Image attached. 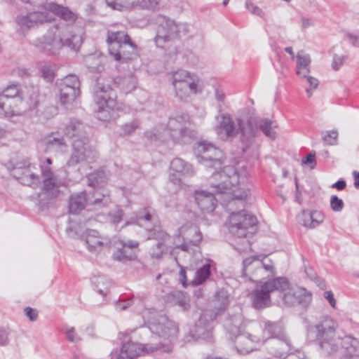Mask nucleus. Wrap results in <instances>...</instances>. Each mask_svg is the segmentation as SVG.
<instances>
[{
	"mask_svg": "<svg viewBox=\"0 0 359 359\" xmlns=\"http://www.w3.org/2000/svg\"><path fill=\"white\" fill-rule=\"evenodd\" d=\"M194 153L199 163L208 169L215 170L211 175L210 185L215 188L216 194L227 195L226 201L231 204L236 199H245L249 189L245 184L246 175L238 173L233 166H224L223 152L212 144L206 141L197 142L194 146Z\"/></svg>",
	"mask_w": 359,
	"mask_h": 359,
	"instance_id": "1",
	"label": "nucleus"
},
{
	"mask_svg": "<svg viewBox=\"0 0 359 359\" xmlns=\"http://www.w3.org/2000/svg\"><path fill=\"white\" fill-rule=\"evenodd\" d=\"M338 322L323 316L306 327V339L325 356L338 355V359H359V339L351 334L337 336Z\"/></svg>",
	"mask_w": 359,
	"mask_h": 359,
	"instance_id": "2",
	"label": "nucleus"
},
{
	"mask_svg": "<svg viewBox=\"0 0 359 359\" xmlns=\"http://www.w3.org/2000/svg\"><path fill=\"white\" fill-rule=\"evenodd\" d=\"M215 130L218 137L225 142L232 141L240 133V141L243 152L254 147L255 136L257 135V127L252 121H243L241 118L235 120L226 113H219L216 116Z\"/></svg>",
	"mask_w": 359,
	"mask_h": 359,
	"instance_id": "3",
	"label": "nucleus"
},
{
	"mask_svg": "<svg viewBox=\"0 0 359 359\" xmlns=\"http://www.w3.org/2000/svg\"><path fill=\"white\" fill-rule=\"evenodd\" d=\"M81 43V36L74 32L72 27L60 23L51 25L34 45L41 51L56 55L65 47L76 50Z\"/></svg>",
	"mask_w": 359,
	"mask_h": 359,
	"instance_id": "4",
	"label": "nucleus"
},
{
	"mask_svg": "<svg viewBox=\"0 0 359 359\" xmlns=\"http://www.w3.org/2000/svg\"><path fill=\"white\" fill-rule=\"evenodd\" d=\"M190 126L188 115L177 116L169 118L166 128L149 130L144 133V137L149 143L157 145L169 140L175 143L187 144L196 135V132L191 129Z\"/></svg>",
	"mask_w": 359,
	"mask_h": 359,
	"instance_id": "5",
	"label": "nucleus"
},
{
	"mask_svg": "<svg viewBox=\"0 0 359 359\" xmlns=\"http://www.w3.org/2000/svg\"><path fill=\"white\" fill-rule=\"evenodd\" d=\"M213 309L205 311L200 316L194 330L198 339L210 341L212 338V323L222 314L230 304L229 292L220 289L215 293L212 299Z\"/></svg>",
	"mask_w": 359,
	"mask_h": 359,
	"instance_id": "6",
	"label": "nucleus"
},
{
	"mask_svg": "<svg viewBox=\"0 0 359 359\" xmlns=\"http://www.w3.org/2000/svg\"><path fill=\"white\" fill-rule=\"evenodd\" d=\"M170 81L173 86L175 96L180 100H187L201 90L198 76L184 69L172 72Z\"/></svg>",
	"mask_w": 359,
	"mask_h": 359,
	"instance_id": "7",
	"label": "nucleus"
},
{
	"mask_svg": "<svg viewBox=\"0 0 359 359\" xmlns=\"http://www.w3.org/2000/svg\"><path fill=\"white\" fill-rule=\"evenodd\" d=\"M244 276H253L255 278H273L276 273L273 262L267 255L251 256L243 262Z\"/></svg>",
	"mask_w": 359,
	"mask_h": 359,
	"instance_id": "8",
	"label": "nucleus"
},
{
	"mask_svg": "<svg viewBox=\"0 0 359 359\" xmlns=\"http://www.w3.org/2000/svg\"><path fill=\"white\" fill-rule=\"evenodd\" d=\"M60 100L61 104L68 110L75 108L77 98L80 96V81L77 76L69 74L58 83Z\"/></svg>",
	"mask_w": 359,
	"mask_h": 359,
	"instance_id": "9",
	"label": "nucleus"
},
{
	"mask_svg": "<svg viewBox=\"0 0 359 359\" xmlns=\"http://www.w3.org/2000/svg\"><path fill=\"white\" fill-rule=\"evenodd\" d=\"M157 350L168 353L171 351V347L169 344L162 345L161 343L154 345L151 344H136L130 341L124 344L119 351H112L111 359H133L141 353H149Z\"/></svg>",
	"mask_w": 359,
	"mask_h": 359,
	"instance_id": "10",
	"label": "nucleus"
},
{
	"mask_svg": "<svg viewBox=\"0 0 359 359\" xmlns=\"http://www.w3.org/2000/svg\"><path fill=\"white\" fill-rule=\"evenodd\" d=\"M72 152L67 162L68 166L79 163H91L98 157L97 151L90 144L89 139L72 142Z\"/></svg>",
	"mask_w": 359,
	"mask_h": 359,
	"instance_id": "11",
	"label": "nucleus"
},
{
	"mask_svg": "<svg viewBox=\"0 0 359 359\" xmlns=\"http://www.w3.org/2000/svg\"><path fill=\"white\" fill-rule=\"evenodd\" d=\"M257 218L245 210L231 212L229 219V229L231 233L238 238L246 237L248 229L256 225Z\"/></svg>",
	"mask_w": 359,
	"mask_h": 359,
	"instance_id": "12",
	"label": "nucleus"
},
{
	"mask_svg": "<svg viewBox=\"0 0 359 359\" xmlns=\"http://www.w3.org/2000/svg\"><path fill=\"white\" fill-rule=\"evenodd\" d=\"M7 169L13 177L24 185L32 186L40 182L39 175L32 171V167L27 161L16 163L10 162Z\"/></svg>",
	"mask_w": 359,
	"mask_h": 359,
	"instance_id": "13",
	"label": "nucleus"
},
{
	"mask_svg": "<svg viewBox=\"0 0 359 359\" xmlns=\"http://www.w3.org/2000/svg\"><path fill=\"white\" fill-rule=\"evenodd\" d=\"M155 22L158 25L155 42L158 47L163 48L165 43L175 39L176 21L165 15H158L155 18Z\"/></svg>",
	"mask_w": 359,
	"mask_h": 359,
	"instance_id": "14",
	"label": "nucleus"
},
{
	"mask_svg": "<svg viewBox=\"0 0 359 359\" xmlns=\"http://www.w3.org/2000/svg\"><path fill=\"white\" fill-rule=\"evenodd\" d=\"M102 175V172H97L88 176V185L95 188L93 193L88 194L90 205L105 206L110 202L108 191L98 188L99 185L104 182Z\"/></svg>",
	"mask_w": 359,
	"mask_h": 359,
	"instance_id": "15",
	"label": "nucleus"
},
{
	"mask_svg": "<svg viewBox=\"0 0 359 359\" xmlns=\"http://www.w3.org/2000/svg\"><path fill=\"white\" fill-rule=\"evenodd\" d=\"M149 328L152 333L169 340L170 342L176 338L178 332L177 325L165 316H161L156 320L151 323ZM159 344L160 342L158 344ZM161 344L164 345L162 342ZM166 344H169L172 348L170 343L165 344V345Z\"/></svg>",
	"mask_w": 359,
	"mask_h": 359,
	"instance_id": "16",
	"label": "nucleus"
},
{
	"mask_svg": "<svg viewBox=\"0 0 359 359\" xmlns=\"http://www.w3.org/2000/svg\"><path fill=\"white\" fill-rule=\"evenodd\" d=\"M283 304L287 306H295L302 305L306 307L311 302V293L303 287H292L289 285V289L284 291L280 295Z\"/></svg>",
	"mask_w": 359,
	"mask_h": 359,
	"instance_id": "17",
	"label": "nucleus"
},
{
	"mask_svg": "<svg viewBox=\"0 0 359 359\" xmlns=\"http://www.w3.org/2000/svg\"><path fill=\"white\" fill-rule=\"evenodd\" d=\"M39 165L43 177V192L49 198H55L60 193V187L65 184L57 178L46 163H40Z\"/></svg>",
	"mask_w": 359,
	"mask_h": 359,
	"instance_id": "18",
	"label": "nucleus"
},
{
	"mask_svg": "<svg viewBox=\"0 0 359 359\" xmlns=\"http://www.w3.org/2000/svg\"><path fill=\"white\" fill-rule=\"evenodd\" d=\"M148 239H154L157 243L150 249V255L153 258L160 259L168 251L169 235L159 226H155L154 229H147Z\"/></svg>",
	"mask_w": 359,
	"mask_h": 359,
	"instance_id": "19",
	"label": "nucleus"
},
{
	"mask_svg": "<svg viewBox=\"0 0 359 359\" xmlns=\"http://www.w3.org/2000/svg\"><path fill=\"white\" fill-rule=\"evenodd\" d=\"M179 238L182 237L183 243L177 245L178 248L189 252L191 246H197L202 240V235L198 227L193 224L187 223L179 229Z\"/></svg>",
	"mask_w": 359,
	"mask_h": 359,
	"instance_id": "20",
	"label": "nucleus"
},
{
	"mask_svg": "<svg viewBox=\"0 0 359 359\" xmlns=\"http://www.w3.org/2000/svg\"><path fill=\"white\" fill-rule=\"evenodd\" d=\"M263 332L268 338L276 339L281 344V351L292 349L291 340L285 334L283 325L280 322L265 321Z\"/></svg>",
	"mask_w": 359,
	"mask_h": 359,
	"instance_id": "21",
	"label": "nucleus"
},
{
	"mask_svg": "<svg viewBox=\"0 0 359 359\" xmlns=\"http://www.w3.org/2000/svg\"><path fill=\"white\" fill-rule=\"evenodd\" d=\"M130 39L128 34L125 31H115L109 29L107 31V43L109 47V53L112 57H119L117 51L120 48H130L133 51V48L128 46L127 41Z\"/></svg>",
	"mask_w": 359,
	"mask_h": 359,
	"instance_id": "22",
	"label": "nucleus"
},
{
	"mask_svg": "<svg viewBox=\"0 0 359 359\" xmlns=\"http://www.w3.org/2000/svg\"><path fill=\"white\" fill-rule=\"evenodd\" d=\"M108 93H102L103 97L100 102H95L98 105V111L97 112V118L103 121H108L112 118L111 111L117 109V103L116 100V93L109 95Z\"/></svg>",
	"mask_w": 359,
	"mask_h": 359,
	"instance_id": "23",
	"label": "nucleus"
},
{
	"mask_svg": "<svg viewBox=\"0 0 359 359\" xmlns=\"http://www.w3.org/2000/svg\"><path fill=\"white\" fill-rule=\"evenodd\" d=\"M122 247L118 248L113 254L116 261L126 263L136 259L139 243L133 240L121 241Z\"/></svg>",
	"mask_w": 359,
	"mask_h": 359,
	"instance_id": "24",
	"label": "nucleus"
},
{
	"mask_svg": "<svg viewBox=\"0 0 359 359\" xmlns=\"http://www.w3.org/2000/svg\"><path fill=\"white\" fill-rule=\"evenodd\" d=\"M223 325L227 332L232 337L238 335L240 332L244 330L245 327V321L241 313V309L240 306L236 307V313L233 314H229L224 322Z\"/></svg>",
	"mask_w": 359,
	"mask_h": 359,
	"instance_id": "25",
	"label": "nucleus"
},
{
	"mask_svg": "<svg viewBox=\"0 0 359 359\" xmlns=\"http://www.w3.org/2000/svg\"><path fill=\"white\" fill-rule=\"evenodd\" d=\"M64 134L71 142L89 139L86 126L76 118L70 119L64 129Z\"/></svg>",
	"mask_w": 359,
	"mask_h": 359,
	"instance_id": "26",
	"label": "nucleus"
},
{
	"mask_svg": "<svg viewBox=\"0 0 359 359\" xmlns=\"http://www.w3.org/2000/svg\"><path fill=\"white\" fill-rule=\"evenodd\" d=\"M235 347L242 354L248 353L255 348V345L259 341V338L243 330L238 335H234Z\"/></svg>",
	"mask_w": 359,
	"mask_h": 359,
	"instance_id": "27",
	"label": "nucleus"
},
{
	"mask_svg": "<svg viewBox=\"0 0 359 359\" xmlns=\"http://www.w3.org/2000/svg\"><path fill=\"white\" fill-rule=\"evenodd\" d=\"M85 243L88 250L93 253H97L103 249L104 247H108L110 241L107 237H102L95 230H88L84 236Z\"/></svg>",
	"mask_w": 359,
	"mask_h": 359,
	"instance_id": "28",
	"label": "nucleus"
},
{
	"mask_svg": "<svg viewBox=\"0 0 359 359\" xmlns=\"http://www.w3.org/2000/svg\"><path fill=\"white\" fill-rule=\"evenodd\" d=\"M324 215L318 210H304L297 215L298 222L309 229H315L324 221Z\"/></svg>",
	"mask_w": 359,
	"mask_h": 359,
	"instance_id": "29",
	"label": "nucleus"
},
{
	"mask_svg": "<svg viewBox=\"0 0 359 359\" xmlns=\"http://www.w3.org/2000/svg\"><path fill=\"white\" fill-rule=\"evenodd\" d=\"M42 142L45 147V151L47 153H63L67 148V144L64 137L57 133H52L46 135L42 140Z\"/></svg>",
	"mask_w": 359,
	"mask_h": 359,
	"instance_id": "30",
	"label": "nucleus"
},
{
	"mask_svg": "<svg viewBox=\"0 0 359 359\" xmlns=\"http://www.w3.org/2000/svg\"><path fill=\"white\" fill-rule=\"evenodd\" d=\"M194 198L198 208L205 212H212L216 206V199L214 194L203 190H196Z\"/></svg>",
	"mask_w": 359,
	"mask_h": 359,
	"instance_id": "31",
	"label": "nucleus"
},
{
	"mask_svg": "<svg viewBox=\"0 0 359 359\" xmlns=\"http://www.w3.org/2000/svg\"><path fill=\"white\" fill-rule=\"evenodd\" d=\"M247 121H252L257 127V135L255 136V139L260 135V131H262L267 137L271 140H275L276 138V132L275 128L277 127L276 123L269 119L262 118L259 121H257L255 118H250ZM255 144L254 145V147Z\"/></svg>",
	"mask_w": 359,
	"mask_h": 359,
	"instance_id": "32",
	"label": "nucleus"
},
{
	"mask_svg": "<svg viewBox=\"0 0 359 359\" xmlns=\"http://www.w3.org/2000/svg\"><path fill=\"white\" fill-rule=\"evenodd\" d=\"M89 204V198L85 191L73 194L69 201V210L71 214H78Z\"/></svg>",
	"mask_w": 359,
	"mask_h": 359,
	"instance_id": "33",
	"label": "nucleus"
},
{
	"mask_svg": "<svg viewBox=\"0 0 359 359\" xmlns=\"http://www.w3.org/2000/svg\"><path fill=\"white\" fill-rule=\"evenodd\" d=\"M252 304L255 308L264 309L270 304V292L262 284L259 289L255 290L252 294Z\"/></svg>",
	"mask_w": 359,
	"mask_h": 359,
	"instance_id": "34",
	"label": "nucleus"
},
{
	"mask_svg": "<svg viewBox=\"0 0 359 359\" xmlns=\"http://www.w3.org/2000/svg\"><path fill=\"white\" fill-rule=\"evenodd\" d=\"M290 282L285 277H277L263 283L264 288L271 293L278 292L280 296L283 292L289 289Z\"/></svg>",
	"mask_w": 359,
	"mask_h": 359,
	"instance_id": "35",
	"label": "nucleus"
},
{
	"mask_svg": "<svg viewBox=\"0 0 359 359\" xmlns=\"http://www.w3.org/2000/svg\"><path fill=\"white\" fill-rule=\"evenodd\" d=\"M46 10L65 20L74 21L76 15L67 7L51 2L46 6Z\"/></svg>",
	"mask_w": 359,
	"mask_h": 359,
	"instance_id": "36",
	"label": "nucleus"
},
{
	"mask_svg": "<svg viewBox=\"0 0 359 359\" xmlns=\"http://www.w3.org/2000/svg\"><path fill=\"white\" fill-rule=\"evenodd\" d=\"M126 43L128 45V46H131L133 48V51L128 47L127 48H120V49L117 51L119 53V57H113L116 61H118L121 62H128L129 60H133L137 55V46L135 43H133L131 39L129 41H127Z\"/></svg>",
	"mask_w": 359,
	"mask_h": 359,
	"instance_id": "37",
	"label": "nucleus"
},
{
	"mask_svg": "<svg viewBox=\"0 0 359 359\" xmlns=\"http://www.w3.org/2000/svg\"><path fill=\"white\" fill-rule=\"evenodd\" d=\"M102 93H108L114 94V90L111 88L108 83H106L105 80L99 78L97 79L96 83L93 87V96L95 102H100L103 98L102 97Z\"/></svg>",
	"mask_w": 359,
	"mask_h": 359,
	"instance_id": "38",
	"label": "nucleus"
},
{
	"mask_svg": "<svg viewBox=\"0 0 359 359\" xmlns=\"http://www.w3.org/2000/svg\"><path fill=\"white\" fill-rule=\"evenodd\" d=\"M170 169L183 175H191L194 172L191 165L180 158H175L170 162Z\"/></svg>",
	"mask_w": 359,
	"mask_h": 359,
	"instance_id": "39",
	"label": "nucleus"
},
{
	"mask_svg": "<svg viewBox=\"0 0 359 359\" xmlns=\"http://www.w3.org/2000/svg\"><path fill=\"white\" fill-rule=\"evenodd\" d=\"M211 264L209 263L203 264L195 273L194 278L191 280L190 285H199L203 283L210 275Z\"/></svg>",
	"mask_w": 359,
	"mask_h": 359,
	"instance_id": "40",
	"label": "nucleus"
},
{
	"mask_svg": "<svg viewBox=\"0 0 359 359\" xmlns=\"http://www.w3.org/2000/svg\"><path fill=\"white\" fill-rule=\"evenodd\" d=\"M16 100L8 98L0 94V114L5 116H11L15 114Z\"/></svg>",
	"mask_w": 359,
	"mask_h": 359,
	"instance_id": "41",
	"label": "nucleus"
},
{
	"mask_svg": "<svg viewBox=\"0 0 359 359\" xmlns=\"http://www.w3.org/2000/svg\"><path fill=\"white\" fill-rule=\"evenodd\" d=\"M93 283L95 286V290L103 297H105L108 292L111 285V282L104 276H99L95 277Z\"/></svg>",
	"mask_w": 359,
	"mask_h": 359,
	"instance_id": "42",
	"label": "nucleus"
},
{
	"mask_svg": "<svg viewBox=\"0 0 359 359\" xmlns=\"http://www.w3.org/2000/svg\"><path fill=\"white\" fill-rule=\"evenodd\" d=\"M105 1L111 8L121 11L134 8V0H105Z\"/></svg>",
	"mask_w": 359,
	"mask_h": 359,
	"instance_id": "43",
	"label": "nucleus"
},
{
	"mask_svg": "<svg viewBox=\"0 0 359 359\" xmlns=\"http://www.w3.org/2000/svg\"><path fill=\"white\" fill-rule=\"evenodd\" d=\"M172 301L184 311L187 310L190 307L189 298L182 292H174L172 294Z\"/></svg>",
	"mask_w": 359,
	"mask_h": 359,
	"instance_id": "44",
	"label": "nucleus"
},
{
	"mask_svg": "<svg viewBox=\"0 0 359 359\" xmlns=\"http://www.w3.org/2000/svg\"><path fill=\"white\" fill-rule=\"evenodd\" d=\"M29 21L32 22L33 26L51 20V17L47 12L35 11L28 13Z\"/></svg>",
	"mask_w": 359,
	"mask_h": 359,
	"instance_id": "45",
	"label": "nucleus"
},
{
	"mask_svg": "<svg viewBox=\"0 0 359 359\" xmlns=\"http://www.w3.org/2000/svg\"><path fill=\"white\" fill-rule=\"evenodd\" d=\"M137 81L135 76L133 74L124 77L121 79V86L125 93H128L136 88Z\"/></svg>",
	"mask_w": 359,
	"mask_h": 359,
	"instance_id": "46",
	"label": "nucleus"
},
{
	"mask_svg": "<svg viewBox=\"0 0 359 359\" xmlns=\"http://www.w3.org/2000/svg\"><path fill=\"white\" fill-rule=\"evenodd\" d=\"M176 29H175V39L186 36L190 33L191 26L186 22H176Z\"/></svg>",
	"mask_w": 359,
	"mask_h": 359,
	"instance_id": "47",
	"label": "nucleus"
},
{
	"mask_svg": "<svg viewBox=\"0 0 359 359\" xmlns=\"http://www.w3.org/2000/svg\"><path fill=\"white\" fill-rule=\"evenodd\" d=\"M41 74L47 82H52L55 78V69L51 64H45L41 67Z\"/></svg>",
	"mask_w": 359,
	"mask_h": 359,
	"instance_id": "48",
	"label": "nucleus"
},
{
	"mask_svg": "<svg viewBox=\"0 0 359 359\" xmlns=\"http://www.w3.org/2000/svg\"><path fill=\"white\" fill-rule=\"evenodd\" d=\"M159 4V0H134V8L140 7L147 10H155Z\"/></svg>",
	"mask_w": 359,
	"mask_h": 359,
	"instance_id": "49",
	"label": "nucleus"
},
{
	"mask_svg": "<svg viewBox=\"0 0 359 359\" xmlns=\"http://www.w3.org/2000/svg\"><path fill=\"white\" fill-rule=\"evenodd\" d=\"M139 126L140 122L137 119H133L130 122L126 123L121 126V134L122 135H130L135 131Z\"/></svg>",
	"mask_w": 359,
	"mask_h": 359,
	"instance_id": "50",
	"label": "nucleus"
},
{
	"mask_svg": "<svg viewBox=\"0 0 359 359\" xmlns=\"http://www.w3.org/2000/svg\"><path fill=\"white\" fill-rule=\"evenodd\" d=\"M1 94L8 98L15 100L16 97L20 95V86L18 84L9 85Z\"/></svg>",
	"mask_w": 359,
	"mask_h": 359,
	"instance_id": "51",
	"label": "nucleus"
},
{
	"mask_svg": "<svg viewBox=\"0 0 359 359\" xmlns=\"http://www.w3.org/2000/svg\"><path fill=\"white\" fill-rule=\"evenodd\" d=\"M154 219V215L149 208L144 209L136 215V221L140 225H142V222H151Z\"/></svg>",
	"mask_w": 359,
	"mask_h": 359,
	"instance_id": "52",
	"label": "nucleus"
},
{
	"mask_svg": "<svg viewBox=\"0 0 359 359\" xmlns=\"http://www.w3.org/2000/svg\"><path fill=\"white\" fill-rule=\"evenodd\" d=\"M330 204L332 210L336 212H341L344 207V201L336 195L330 197Z\"/></svg>",
	"mask_w": 359,
	"mask_h": 359,
	"instance_id": "53",
	"label": "nucleus"
},
{
	"mask_svg": "<svg viewBox=\"0 0 359 359\" xmlns=\"http://www.w3.org/2000/svg\"><path fill=\"white\" fill-rule=\"evenodd\" d=\"M66 231L69 236L74 237L80 233L81 231V226L80 224L69 219L68 226L66 228Z\"/></svg>",
	"mask_w": 359,
	"mask_h": 359,
	"instance_id": "54",
	"label": "nucleus"
},
{
	"mask_svg": "<svg viewBox=\"0 0 359 359\" xmlns=\"http://www.w3.org/2000/svg\"><path fill=\"white\" fill-rule=\"evenodd\" d=\"M15 22L22 29H29L34 27L32 22L29 21V16L28 14L17 16Z\"/></svg>",
	"mask_w": 359,
	"mask_h": 359,
	"instance_id": "55",
	"label": "nucleus"
},
{
	"mask_svg": "<svg viewBox=\"0 0 359 359\" xmlns=\"http://www.w3.org/2000/svg\"><path fill=\"white\" fill-rule=\"evenodd\" d=\"M133 303L131 298H119L115 303L116 309L118 311H124L130 307Z\"/></svg>",
	"mask_w": 359,
	"mask_h": 359,
	"instance_id": "56",
	"label": "nucleus"
},
{
	"mask_svg": "<svg viewBox=\"0 0 359 359\" xmlns=\"http://www.w3.org/2000/svg\"><path fill=\"white\" fill-rule=\"evenodd\" d=\"M297 58V68L309 67L311 62L310 57L309 55L302 54L299 53L296 57Z\"/></svg>",
	"mask_w": 359,
	"mask_h": 359,
	"instance_id": "57",
	"label": "nucleus"
},
{
	"mask_svg": "<svg viewBox=\"0 0 359 359\" xmlns=\"http://www.w3.org/2000/svg\"><path fill=\"white\" fill-rule=\"evenodd\" d=\"M66 338L72 343H79L81 341V337L76 333L74 327H71L65 332Z\"/></svg>",
	"mask_w": 359,
	"mask_h": 359,
	"instance_id": "58",
	"label": "nucleus"
},
{
	"mask_svg": "<svg viewBox=\"0 0 359 359\" xmlns=\"http://www.w3.org/2000/svg\"><path fill=\"white\" fill-rule=\"evenodd\" d=\"M245 6L252 14L256 15L259 17H263L264 15L262 10L257 6L253 4L250 0H246Z\"/></svg>",
	"mask_w": 359,
	"mask_h": 359,
	"instance_id": "59",
	"label": "nucleus"
},
{
	"mask_svg": "<svg viewBox=\"0 0 359 359\" xmlns=\"http://www.w3.org/2000/svg\"><path fill=\"white\" fill-rule=\"evenodd\" d=\"M123 213L122 210L118 208L109 213V219L114 224H117L121 222L123 219Z\"/></svg>",
	"mask_w": 359,
	"mask_h": 359,
	"instance_id": "60",
	"label": "nucleus"
},
{
	"mask_svg": "<svg viewBox=\"0 0 359 359\" xmlns=\"http://www.w3.org/2000/svg\"><path fill=\"white\" fill-rule=\"evenodd\" d=\"M337 130L327 131V134L323 136V140L330 145H334L337 143Z\"/></svg>",
	"mask_w": 359,
	"mask_h": 359,
	"instance_id": "61",
	"label": "nucleus"
},
{
	"mask_svg": "<svg viewBox=\"0 0 359 359\" xmlns=\"http://www.w3.org/2000/svg\"><path fill=\"white\" fill-rule=\"evenodd\" d=\"M346 57L344 55H339L334 54L333 55V60L332 63V67L334 70H339V68L343 65Z\"/></svg>",
	"mask_w": 359,
	"mask_h": 359,
	"instance_id": "62",
	"label": "nucleus"
},
{
	"mask_svg": "<svg viewBox=\"0 0 359 359\" xmlns=\"http://www.w3.org/2000/svg\"><path fill=\"white\" fill-rule=\"evenodd\" d=\"M10 332L8 329L4 327H0V346H5L9 343Z\"/></svg>",
	"mask_w": 359,
	"mask_h": 359,
	"instance_id": "63",
	"label": "nucleus"
},
{
	"mask_svg": "<svg viewBox=\"0 0 359 359\" xmlns=\"http://www.w3.org/2000/svg\"><path fill=\"white\" fill-rule=\"evenodd\" d=\"M345 38L348 40L353 46L359 48V36L348 32L345 34Z\"/></svg>",
	"mask_w": 359,
	"mask_h": 359,
	"instance_id": "64",
	"label": "nucleus"
}]
</instances>
